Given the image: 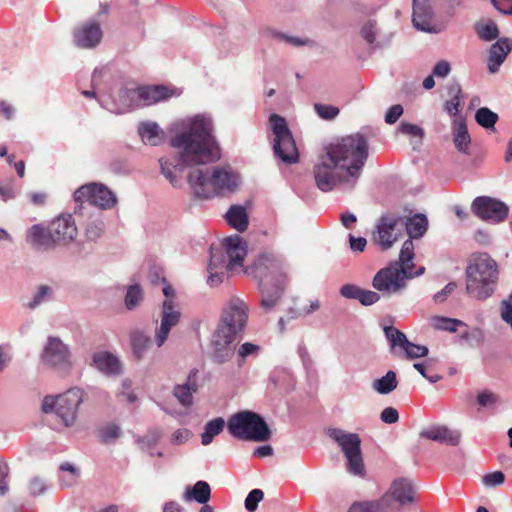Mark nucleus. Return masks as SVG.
Returning a JSON list of instances; mask_svg holds the SVG:
<instances>
[{
  "label": "nucleus",
  "mask_w": 512,
  "mask_h": 512,
  "mask_svg": "<svg viewBox=\"0 0 512 512\" xmlns=\"http://www.w3.org/2000/svg\"><path fill=\"white\" fill-rule=\"evenodd\" d=\"M170 96L171 94L167 87L158 85L139 87L137 89L122 88L119 91L120 104L103 98L98 99V101L104 109L115 114H123L134 107L151 105L166 100Z\"/></svg>",
  "instance_id": "5"
},
{
  "label": "nucleus",
  "mask_w": 512,
  "mask_h": 512,
  "mask_svg": "<svg viewBox=\"0 0 512 512\" xmlns=\"http://www.w3.org/2000/svg\"><path fill=\"white\" fill-rule=\"evenodd\" d=\"M260 351V346L254 343L245 342L238 349V356L245 359L250 356H256Z\"/></svg>",
  "instance_id": "61"
},
{
  "label": "nucleus",
  "mask_w": 512,
  "mask_h": 512,
  "mask_svg": "<svg viewBox=\"0 0 512 512\" xmlns=\"http://www.w3.org/2000/svg\"><path fill=\"white\" fill-rule=\"evenodd\" d=\"M314 110L317 115L324 120H332L339 114V109L332 105L321 103L314 104Z\"/></svg>",
  "instance_id": "51"
},
{
  "label": "nucleus",
  "mask_w": 512,
  "mask_h": 512,
  "mask_svg": "<svg viewBox=\"0 0 512 512\" xmlns=\"http://www.w3.org/2000/svg\"><path fill=\"white\" fill-rule=\"evenodd\" d=\"M84 390L73 387L58 395L45 396L42 401V411L54 414L65 427L75 424L79 406L84 401Z\"/></svg>",
  "instance_id": "7"
},
{
  "label": "nucleus",
  "mask_w": 512,
  "mask_h": 512,
  "mask_svg": "<svg viewBox=\"0 0 512 512\" xmlns=\"http://www.w3.org/2000/svg\"><path fill=\"white\" fill-rule=\"evenodd\" d=\"M384 334L392 350H395L396 348L403 350V348L408 345L409 340L407 336L392 325L384 326Z\"/></svg>",
  "instance_id": "44"
},
{
  "label": "nucleus",
  "mask_w": 512,
  "mask_h": 512,
  "mask_svg": "<svg viewBox=\"0 0 512 512\" xmlns=\"http://www.w3.org/2000/svg\"><path fill=\"white\" fill-rule=\"evenodd\" d=\"M238 338L239 336L217 327L211 339L212 359L218 364L228 362L235 353V342Z\"/></svg>",
  "instance_id": "17"
},
{
  "label": "nucleus",
  "mask_w": 512,
  "mask_h": 512,
  "mask_svg": "<svg viewBox=\"0 0 512 512\" xmlns=\"http://www.w3.org/2000/svg\"><path fill=\"white\" fill-rule=\"evenodd\" d=\"M26 242L32 249L39 252L49 251L57 246L51 225H32L26 232Z\"/></svg>",
  "instance_id": "20"
},
{
  "label": "nucleus",
  "mask_w": 512,
  "mask_h": 512,
  "mask_svg": "<svg viewBox=\"0 0 512 512\" xmlns=\"http://www.w3.org/2000/svg\"><path fill=\"white\" fill-rule=\"evenodd\" d=\"M474 29L479 39L484 42L497 41L499 39V28L492 20L477 22Z\"/></svg>",
  "instance_id": "39"
},
{
  "label": "nucleus",
  "mask_w": 512,
  "mask_h": 512,
  "mask_svg": "<svg viewBox=\"0 0 512 512\" xmlns=\"http://www.w3.org/2000/svg\"><path fill=\"white\" fill-rule=\"evenodd\" d=\"M192 436V433L187 428H180L173 432L171 436V443L173 445H182L186 443L190 437Z\"/></svg>",
  "instance_id": "63"
},
{
  "label": "nucleus",
  "mask_w": 512,
  "mask_h": 512,
  "mask_svg": "<svg viewBox=\"0 0 512 512\" xmlns=\"http://www.w3.org/2000/svg\"><path fill=\"white\" fill-rule=\"evenodd\" d=\"M471 211L482 221L490 224H500L504 222L509 215L508 205L490 196H478L471 204Z\"/></svg>",
  "instance_id": "14"
},
{
  "label": "nucleus",
  "mask_w": 512,
  "mask_h": 512,
  "mask_svg": "<svg viewBox=\"0 0 512 512\" xmlns=\"http://www.w3.org/2000/svg\"><path fill=\"white\" fill-rule=\"evenodd\" d=\"M248 305L239 297H232L223 307L218 328L241 337L248 320Z\"/></svg>",
  "instance_id": "12"
},
{
  "label": "nucleus",
  "mask_w": 512,
  "mask_h": 512,
  "mask_svg": "<svg viewBox=\"0 0 512 512\" xmlns=\"http://www.w3.org/2000/svg\"><path fill=\"white\" fill-rule=\"evenodd\" d=\"M403 107L400 104H395L388 108L384 120L387 124L396 123L403 114Z\"/></svg>",
  "instance_id": "62"
},
{
  "label": "nucleus",
  "mask_w": 512,
  "mask_h": 512,
  "mask_svg": "<svg viewBox=\"0 0 512 512\" xmlns=\"http://www.w3.org/2000/svg\"><path fill=\"white\" fill-rule=\"evenodd\" d=\"M389 264L380 269L372 279V286L384 295L399 294L406 288V280L412 279L407 272Z\"/></svg>",
  "instance_id": "13"
},
{
  "label": "nucleus",
  "mask_w": 512,
  "mask_h": 512,
  "mask_svg": "<svg viewBox=\"0 0 512 512\" xmlns=\"http://www.w3.org/2000/svg\"><path fill=\"white\" fill-rule=\"evenodd\" d=\"M16 192L14 190L12 180L0 181V197L3 201L7 202L14 199Z\"/></svg>",
  "instance_id": "60"
},
{
  "label": "nucleus",
  "mask_w": 512,
  "mask_h": 512,
  "mask_svg": "<svg viewBox=\"0 0 512 512\" xmlns=\"http://www.w3.org/2000/svg\"><path fill=\"white\" fill-rule=\"evenodd\" d=\"M326 434L338 444L346 457L347 471L354 476L364 477L366 472L359 435L335 427L327 428Z\"/></svg>",
  "instance_id": "9"
},
{
  "label": "nucleus",
  "mask_w": 512,
  "mask_h": 512,
  "mask_svg": "<svg viewBox=\"0 0 512 512\" xmlns=\"http://www.w3.org/2000/svg\"><path fill=\"white\" fill-rule=\"evenodd\" d=\"M75 202L74 214L84 216L94 207L108 210L117 204L116 194L106 185L91 182L81 185L73 194Z\"/></svg>",
  "instance_id": "8"
},
{
  "label": "nucleus",
  "mask_w": 512,
  "mask_h": 512,
  "mask_svg": "<svg viewBox=\"0 0 512 512\" xmlns=\"http://www.w3.org/2000/svg\"><path fill=\"white\" fill-rule=\"evenodd\" d=\"M197 375L198 370L192 369L187 376L186 382L177 384L173 388V396L183 407L189 408L193 405V394L198 390Z\"/></svg>",
  "instance_id": "28"
},
{
  "label": "nucleus",
  "mask_w": 512,
  "mask_h": 512,
  "mask_svg": "<svg viewBox=\"0 0 512 512\" xmlns=\"http://www.w3.org/2000/svg\"><path fill=\"white\" fill-rule=\"evenodd\" d=\"M221 245L229 260V265H232L233 269L242 267L247 255V243L244 239L240 235L234 234L224 238Z\"/></svg>",
  "instance_id": "24"
},
{
  "label": "nucleus",
  "mask_w": 512,
  "mask_h": 512,
  "mask_svg": "<svg viewBox=\"0 0 512 512\" xmlns=\"http://www.w3.org/2000/svg\"><path fill=\"white\" fill-rule=\"evenodd\" d=\"M121 429L116 424L106 425L99 430V436L102 443H110L120 436Z\"/></svg>",
  "instance_id": "49"
},
{
  "label": "nucleus",
  "mask_w": 512,
  "mask_h": 512,
  "mask_svg": "<svg viewBox=\"0 0 512 512\" xmlns=\"http://www.w3.org/2000/svg\"><path fill=\"white\" fill-rule=\"evenodd\" d=\"M225 219L238 232H244L249 225L247 210L242 205H232L226 212Z\"/></svg>",
  "instance_id": "33"
},
{
  "label": "nucleus",
  "mask_w": 512,
  "mask_h": 512,
  "mask_svg": "<svg viewBox=\"0 0 512 512\" xmlns=\"http://www.w3.org/2000/svg\"><path fill=\"white\" fill-rule=\"evenodd\" d=\"M89 215V218L85 225V237L87 241L95 242L97 241L105 231V223L103 221V216L100 212L96 215L90 213H84Z\"/></svg>",
  "instance_id": "36"
},
{
  "label": "nucleus",
  "mask_w": 512,
  "mask_h": 512,
  "mask_svg": "<svg viewBox=\"0 0 512 512\" xmlns=\"http://www.w3.org/2000/svg\"><path fill=\"white\" fill-rule=\"evenodd\" d=\"M348 512H388L387 498L354 503Z\"/></svg>",
  "instance_id": "43"
},
{
  "label": "nucleus",
  "mask_w": 512,
  "mask_h": 512,
  "mask_svg": "<svg viewBox=\"0 0 512 512\" xmlns=\"http://www.w3.org/2000/svg\"><path fill=\"white\" fill-rule=\"evenodd\" d=\"M161 437V431L159 429L150 430L145 436L138 438L137 442L142 447H153L157 444Z\"/></svg>",
  "instance_id": "56"
},
{
  "label": "nucleus",
  "mask_w": 512,
  "mask_h": 512,
  "mask_svg": "<svg viewBox=\"0 0 512 512\" xmlns=\"http://www.w3.org/2000/svg\"><path fill=\"white\" fill-rule=\"evenodd\" d=\"M264 493L260 489L251 490L244 502L245 508L248 512H254L258 508V504L263 500Z\"/></svg>",
  "instance_id": "50"
},
{
  "label": "nucleus",
  "mask_w": 512,
  "mask_h": 512,
  "mask_svg": "<svg viewBox=\"0 0 512 512\" xmlns=\"http://www.w3.org/2000/svg\"><path fill=\"white\" fill-rule=\"evenodd\" d=\"M180 317V312L175 310L174 300L165 299L162 303L161 323L155 331V342L158 347L164 345L171 329L179 323Z\"/></svg>",
  "instance_id": "18"
},
{
  "label": "nucleus",
  "mask_w": 512,
  "mask_h": 512,
  "mask_svg": "<svg viewBox=\"0 0 512 512\" xmlns=\"http://www.w3.org/2000/svg\"><path fill=\"white\" fill-rule=\"evenodd\" d=\"M451 8L461 5V0H445ZM434 0H413L412 23L417 30L428 33H439L441 30L433 24Z\"/></svg>",
  "instance_id": "15"
},
{
  "label": "nucleus",
  "mask_w": 512,
  "mask_h": 512,
  "mask_svg": "<svg viewBox=\"0 0 512 512\" xmlns=\"http://www.w3.org/2000/svg\"><path fill=\"white\" fill-rule=\"evenodd\" d=\"M48 489L45 481L40 477H33L29 483V493L32 496L43 495Z\"/></svg>",
  "instance_id": "57"
},
{
  "label": "nucleus",
  "mask_w": 512,
  "mask_h": 512,
  "mask_svg": "<svg viewBox=\"0 0 512 512\" xmlns=\"http://www.w3.org/2000/svg\"><path fill=\"white\" fill-rule=\"evenodd\" d=\"M226 269V270H234L232 265H229V260L226 256L222 245L210 247V261L208 264V269Z\"/></svg>",
  "instance_id": "42"
},
{
  "label": "nucleus",
  "mask_w": 512,
  "mask_h": 512,
  "mask_svg": "<svg viewBox=\"0 0 512 512\" xmlns=\"http://www.w3.org/2000/svg\"><path fill=\"white\" fill-rule=\"evenodd\" d=\"M70 355L69 347L59 337L49 336L41 359L49 366L64 369L70 366Z\"/></svg>",
  "instance_id": "16"
},
{
  "label": "nucleus",
  "mask_w": 512,
  "mask_h": 512,
  "mask_svg": "<svg viewBox=\"0 0 512 512\" xmlns=\"http://www.w3.org/2000/svg\"><path fill=\"white\" fill-rule=\"evenodd\" d=\"M229 270H226V269H208V272H209V276H208V279H207V283L211 286V287H215V286H218L219 284H221L224 279L226 278L227 276V272Z\"/></svg>",
  "instance_id": "58"
},
{
  "label": "nucleus",
  "mask_w": 512,
  "mask_h": 512,
  "mask_svg": "<svg viewBox=\"0 0 512 512\" xmlns=\"http://www.w3.org/2000/svg\"><path fill=\"white\" fill-rule=\"evenodd\" d=\"M477 402L481 407H487L498 402V396L490 391H483L477 395Z\"/></svg>",
  "instance_id": "64"
},
{
  "label": "nucleus",
  "mask_w": 512,
  "mask_h": 512,
  "mask_svg": "<svg viewBox=\"0 0 512 512\" xmlns=\"http://www.w3.org/2000/svg\"><path fill=\"white\" fill-rule=\"evenodd\" d=\"M397 375L389 370L384 376L372 382V388L381 395H387L397 388Z\"/></svg>",
  "instance_id": "40"
},
{
  "label": "nucleus",
  "mask_w": 512,
  "mask_h": 512,
  "mask_svg": "<svg viewBox=\"0 0 512 512\" xmlns=\"http://www.w3.org/2000/svg\"><path fill=\"white\" fill-rule=\"evenodd\" d=\"M143 301V290L139 284L130 285L124 298L125 307L134 310Z\"/></svg>",
  "instance_id": "47"
},
{
  "label": "nucleus",
  "mask_w": 512,
  "mask_h": 512,
  "mask_svg": "<svg viewBox=\"0 0 512 512\" xmlns=\"http://www.w3.org/2000/svg\"><path fill=\"white\" fill-rule=\"evenodd\" d=\"M420 436L432 441L450 446H457L460 443L461 434L457 430H451L444 425H433L420 432Z\"/></svg>",
  "instance_id": "27"
},
{
  "label": "nucleus",
  "mask_w": 512,
  "mask_h": 512,
  "mask_svg": "<svg viewBox=\"0 0 512 512\" xmlns=\"http://www.w3.org/2000/svg\"><path fill=\"white\" fill-rule=\"evenodd\" d=\"M73 36L77 47L91 49L101 42L103 32L97 21H89L76 28Z\"/></svg>",
  "instance_id": "22"
},
{
  "label": "nucleus",
  "mask_w": 512,
  "mask_h": 512,
  "mask_svg": "<svg viewBox=\"0 0 512 512\" xmlns=\"http://www.w3.org/2000/svg\"><path fill=\"white\" fill-rule=\"evenodd\" d=\"M362 288L354 284H344L339 289V294L349 300H359Z\"/></svg>",
  "instance_id": "54"
},
{
  "label": "nucleus",
  "mask_w": 512,
  "mask_h": 512,
  "mask_svg": "<svg viewBox=\"0 0 512 512\" xmlns=\"http://www.w3.org/2000/svg\"><path fill=\"white\" fill-rule=\"evenodd\" d=\"M512 51V39L508 37L499 38L490 46L487 57V68L489 73L496 74Z\"/></svg>",
  "instance_id": "25"
},
{
  "label": "nucleus",
  "mask_w": 512,
  "mask_h": 512,
  "mask_svg": "<svg viewBox=\"0 0 512 512\" xmlns=\"http://www.w3.org/2000/svg\"><path fill=\"white\" fill-rule=\"evenodd\" d=\"M269 122L274 134L273 151L275 156L285 164L297 163L299 153L285 118L273 113L269 117Z\"/></svg>",
  "instance_id": "10"
},
{
  "label": "nucleus",
  "mask_w": 512,
  "mask_h": 512,
  "mask_svg": "<svg viewBox=\"0 0 512 512\" xmlns=\"http://www.w3.org/2000/svg\"><path fill=\"white\" fill-rule=\"evenodd\" d=\"M213 131V121L208 115L197 114L181 120L169 141L178 154L159 159L161 173L173 187L182 184L177 174L191 168L187 180L197 198L209 199L225 191L231 192L238 186L239 176L231 168L214 167L210 170L205 167L220 158Z\"/></svg>",
  "instance_id": "1"
},
{
  "label": "nucleus",
  "mask_w": 512,
  "mask_h": 512,
  "mask_svg": "<svg viewBox=\"0 0 512 512\" xmlns=\"http://www.w3.org/2000/svg\"><path fill=\"white\" fill-rule=\"evenodd\" d=\"M138 133L146 145L158 146L165 139L164 131L153 121L141 122L138 126Z\"/></svg>",
  "instance_id": "32"
},
{
  "label": "nucleus",
  "mask_w": 512,
  "mask_h": 512,
  "mask_svg": "<svg viewBox=\"0 0 512 512\" xmlns=\"http://www.w3.org/2000/svg\"><path fill=\"white\" fill-rule=\"evenodd\" d=\"M380 294L375 291L362 289L359 297V302L363 306H371L380 300Z\"/></svg>",
  "instance_id": "59"
},
{
  "label": "nucleus",
  "mask_w": 512,
  "mask_h": 512,
  "mask_svg": "<svg viewBox=\"0 0 512 512\" xmlns=\"http://www.w3.org/2000/svg\"><path fill=\"white\" fill-rule=\"evenodd\" d=\"M52 299L53 289L48 285H40L26 306L33 310L39 307L41 304L49 302Z\"/></svg>",
  "instance_id": "45"
},
{
  "label": "nucleus",
  "mask_w": 512,
  "mask_h": 512,
  "mask_svg": "<svg viewBox=\"0 0 512 512\" xmlns=\"http://www.w3.org/2000/svg\"><path fill=\"white\" fill-rule=\"evenodd\" d=\"M287 271V263L272 253H263L254 261L251 273L259 280L260 305L265 311L272 310L282 298Z\"/></svg>",
  "instance_id": "2"
},
{
  "label": "nucleus",
  "mask_w": 512,
  "mask_h": 512,
  "mask_svg": "<svg viewBox=\"0 0 512 512\" xmlns=\"http://www.w3.org/2000/svg\"><path fill=\"white\" fill-rule=\"evenodd\" d=\"M408 359H417L425 357L429 353V349L425 345H419L408 341V345L403 348Z\"/></svg>",
  "instance_id": "48"
},
{
  "label": "nucleus",
  "mask_w": 512,
  "mask_h": 512,
  "mask_svg": "<svg viewBox=\"0 0 512 512\" xmlns=\"http://www.w3.org/2000/svg\"><path fill=\"white\" fill-rule=\"evenodd\" d=\"M498 265L487 253L475 256L466 268L467 293L477 300H486L495 291Z\"/></svg>",
  "instance_id": "4"
},
{
  "label": "nucleus",
  "mask_w": 512,
  "mask_h": 512,
  "mask_svg": "<svg viewBox=\"0 0 512 512\" xmlns=\"http://www.w3.org/2000/svg\"><path fill=\"white\" fill-rule=\"evenodd\" d=\"M91 366L106 376H118L122 373L121 361L109 351L95 352Z\"/></svg>",
  "instance_id": "26"
},
{
  "label": "nucleus",
  "mask_w": 512,
  "mask_h": 512,
  "mask_svg": "<svg viewBox=\"0 0 512 512\" xmlns=\"http://www.w3.org/2000/svg\"><path fill=\"white\" fill-rule=\"evenodd\" d=\"M504 481L505 475L502 471L488 473L482 479L483 484L487 487L500 486L504 483Z\"/></svg>",
  "instance_id": "55"
},
{
  "label": "nucleus",
  "mask_w": 512,
  "mask_h": 512,
  "mask_svg": "<svg viewBox=\"0 0 512 512\" xmlns=\"http://www.w3.org/2000/svg\"><path fill=\"white\" fill-rule=\"evenodd\" d=\"M130 344L134 357L138 360L144 358L152 345L151 337L140 329L130 333Z\"/></svg>",
  "instance_id": "34"
},
{
  "label": "nucleus",
  "mask_w": 512,
  "mask_h": 512,
  "mask_svg": "<svg viewBox=\"0 0 512 512\" xmlns=\"http://www.w3.org/2000/svg\"><path fill=\"white\" fill-rule=\"evenodd\" d=\"M313 174L317 188L323 192H330L337 187L343 190H352L355 187L346 183L347 172L336 168L325 155H322L319 163L314 166Z\"/></svg>",
  "instance_id": "11"
},
{
  "label": "nucleus",
  "mask_w": 512,
  "mask_h": 512,
  "mask_svg": "<svg viewBox=\"0 0 512 512\" xmlns=\"http://www.w3.org/2000/svg\"><path fill=\"white\" fill-rule=\"evenodd\" d=\"M398 131L401 134L412 136V137H418L422 139L424 137V130L419 127L416 124L407 123V122H401Z\"/></svg>",
  "instance_id": "52"
},
{
  "label": "nucleus",
  "mask_w": 512,
  "mask_h": 512,
  "mask_svg": "<svg viewBox=\"0 0 512 512\" xmlns=\"http://www.w3.org/2000/svg\"><path fill=\"white\" fill-rule=\"evenodd\" d=\"M211 497V489L206 481L199 480L193 487L186 488L183 494V500L186 502L195 500L199 504H206Z\"/></svg>",
  "instance_id": "35"
},
{
  "label": "nucleus",
  "mask_w": 512,
  "mask_h": 512,
  "mask_svg": "<svg viewBox=\"0 0 512 512\" xmlns=\"http://www.w3.org/2000/svg\"><path fill=\"white\" fill-rule=\"evenodd\" d=\"M225 427V420L222 417H216L208 421L201 434V443L204 446L211 444L216 436L221 434Z\"/></svg>",
  "instance_id": "38"
},
{
  "label": "nucleus",
  "mask_w": 512,
  "mask_h": 512,
  "mask_svg": "<svg viewBox=\"0 0 512 512\" xmlns=\"http://www.w3.org/2000/svg\"><path fill=\"white\" fill-rule=\"evenodd\" d=\"M232 437L243 441L265 442L271 438V430L258 413L244 410L233 414L227 423Z\"/></svg>",
  "instance_id": "6"
},
{
  "label": "nucleus",
  "mask_w": 512,
  "mask_h": 512,
  "mask_svg": "<svg viewBox=\"0 0 512 512\" xmlns=\"http://www.w3.org/2000/svg\"><path fill=\"white\" fill-rule=\"evenodd\" d=\"M327 160L347 172L346 183L356 186L368 158V141L361 133L343 137L326 148Z\"/></svg>",
  "instance_id": "3"
},
{
  "label": "nucleus",
  "mask_w": 512,
  "mask_h": 512,
  "mask_svg": "<svg viewBox=\"0 0 512 512\" xmlns=\"http://www.w3.org/2000/svg\"><path fill=\"white\" fill-rule=\"evenodd\" d=\"M360 36L366 42V44L372 49H381L388 46L391 42V35L380 38V30L378 23L374 19H369L362 24L360 27Z\"/></svg>",
  "instance_id": "29"
},
{
  "label": "nucleus",
  "mask_w": 512,
  "mask_h": 512,
  "mask_svg": "<svg viewBox=\"0 0 512 512\" xmlns=\"http://www.w3.org/2000/svg\"><path fill=\"white\" fill-rule=\"evenodd\" d=\"M476 123L487 131H495V125L499 120L497 113L488 107H481L475 112Z\"/></svg>",
  "instance_id": "41"
},
{
  "label": "nucleus",
  "mask_w": 512,
  "mask_h": 512,
  "mask_svg": "<svg viewBox=\"0 0 512 512\" xmlns=\"http://www.w3.org/2000/svg\"><path fill=\"white\" fill-rule=\"evenodd\" d=\"M54 239L57 245H66L75 240L78 230L71 214H62L51 223Z\"/></svg>",
  "instance_id": "23"
},
{
  "label": "nucleus",
  "mask_w": 512,
  "mask_h": 512,
  "mask_svg": "<svg viewBox=\"0 0 512 512\" xmlns=\"http://www.w3.org/2000/svg\"><path fill=\"white\" fill-rule=\"evenodd\" d=\"M402 221V217L392 214H385L380 217L373 239L383 250L391 248L397 240L393 233L398 223Z\"/></svg>",
  "instance_id": "19"
},
{
  "label": "nucleus",
  "mask_w": 512,
  "mask_h": 512,
  "mask_svg": "<svg viewBox=\"0 0 512 512\" xmlns=\"http://www.w3.org/2000/svg\"><path fill=\"white\" fill-rule=\"evenodd\" d=\"M110 170L118 175L128 174L131 171V165L127 159L117 158L111 161Z\"/></svg>",
  "instance_id": "53"
},
{
  "label": "nucleus",
  "mask_w": 512,
  "mask_h": 512,
  "mask_svg": "<svg viewBox=\"0 0 512 512\" xmlns=\"http://www.w3.org/2000/svg\"><path fill=\"white\" fill-rule=\"evenodd\" d=\"M415 489L412 482L406 478H400L391 484L389 490L381 497L387 498V510L391 508L392 502H397L404 507L415 501Z\"/></svg>",
  "instance_id": "21"
},
{
  "label": "nucleus",
  "mask_w": 512,
  "mask_h": 512,
  "mask_svg": "<svg viewBox=\"0 0 512 512\" xmlns=\"http://www.w3.org/2000/svg\"><path fill=\"white\" fill-rule=\"evenodd\" d=\"M406 232L409 235V239H419L421 238L427 231L428 228V220L424 214H415L412 217H409L405 222Z\"/></svg>",
  "instance_id": "37"
},
{
  "label": "nucleus",
  "mask_w": 512,
  "mask_h": 512,
  "mask_svg": "<svg viewBox=\"0 0 512 512\" xmlns=\"http://www.w3.org/2000/svg\"><path fill=\"white\" fill-rule=\"evenodd\" d=\"M414 256H415V253H414L413 241L411 239H407L404 241V243L401 247L399 259L397 261L391 262L390 264L397 265L396 267L398 269L400 266V268L402 270H404L405 272H407V274L412 278L416 277V276H420L424 273L425 268L419 267L418 270L413 272V268L415 267V265L413 263Z\"/></svg>",
  "instance_id": "30"
},
{
  "label": "nucleus",
  "mask_w": 512,
  "mask_h": 512,
  "mask_svg": "<svg viewBox=\"0 0 512 512\" xmlns=\"http://www.w3.org/2000/svg\"><path fill=\"white\" fill-rule=\"evenodd\" d=\"M452 136L455 148L465 154H470L471 137L468 132L466 121L463 117L454 118L452 124Z\"/></svg>",
  "instance_id": "31"
},
{
  "label": "nucleus",
  "mask_w": 512,
  "mask_h": 512,
  "mask_svg": "<svg viewBox=\"0 0 512 512\" xmlns=\"http://www.w3.org/2000/svg\"><path fill=\"white\" fill-rule=\"evenodd\" d=\"M433 328L441 331L456 332L459 326H465V323L458 319L444 316H433L431 318Z\"/></svg>",
  "instance_id": "46"
}]
</instances>
